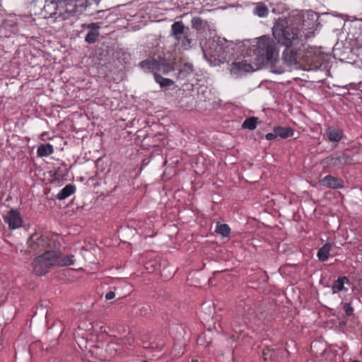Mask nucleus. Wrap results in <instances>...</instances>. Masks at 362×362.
<instances>
[{
	"label": "nucleus",
	"mask_w": 362,
	"mask_h": 362,
	"mask_svg": "<svg viewBox=\"0 0 362 362\" xmlns=\"http://www.w3.org/2000/svg\"><path fill=\"white\" fill-rule=\"evenodd\" d=\"M153 76L156 83H158L162 88L169 87L174 84V81L173 80L164 78L156 72L154 73Z\"/></svg>",
	"instance_id": "obj_25"
},
{
	"label": "nucleus",
	"mask_w": 362,
	"mask_h": 362,
	"mask_svg": "<svg viewBox=\"0 0 362 362\" xmlns=\"http://www.w3.org/2000/svg\"><path fill=\"white\" fill-rule=\"evenodd\" d=\"M157 58H148L145 60L141 61L139 63V66L141 69L147 70H156Z\"/></svg>",
	"instance_id": "obj_23"
},
{
	"label": "nucleus",
	"mask_w": 362,
	"mask_h": 362,
	"mask_svg": "<svg viewBox=\"0 0 362 362\" xmlns=\"http://www.w3.org/2000/svg\"><path fill=\"white\" fill-rule=\"evenodd\" d=\"M141 340H142V346L144 349H151L150 338L148 339L147 337H145L142 338Z\"/></svg>",
	"instance_id": "obj_35"
},
{
	"label": "nucleus",
	"mask_w": 362,
	"mask_h": 362,
	"mask_svg": "<svg viewBox=\"0 0 362 362\" xmlns=\"http://www.w3.org/2000/svg\"><path fill=\"white\" fill-rule=\"evenodd\" d=\"M254 47L255 61L260 69L265 64L274 65L277 62L279 51L276 42L270 37L264 35L259 37Z\"/></svg>",
	"instance_id": "obj_3"
},
{
	"label": "nucleus",
	"mask_w": 362,
	"mask_h": 362,
	"mask_svg": "<svg viewBox=\"0 0 362 362\" xmlns=\"http://www.w3.org/2000/svg\"><path fill=\"white\" fill-rule=\"evenodd\" d=\"M331 243H326L321 248L318 250L317 257L321 262H325L329 257V252L332 249Z\"/></svg>",
	"instance_id": "obj_19"
},
{
	"label": "nucleus",
	"mask_w": 362,
	"mask_h": 362,
	"mask_svg": "<svg viewBox=\"0 0 362 362\" xmlns=\"http://www.w3.org/2000/svg\"><path fill=\"white\" fill-rule=\"evenodd\" d=\"M343 310L347 316H351L354 313V308L349 303H343Z\"/></svg>",
	"instance_id": "obj_34"
},
{
	"label": "nucleus",
	"mask_w": 362,
	"mask_h": 362,
	"mask_svg": "<svg viewBox=\"0 0 362 362\" xmlns=\"http://www.w3.org/2000/svg\"><path fill=\"white\" fill-rule=\"evenodd\" d=\"M351 362H361V361L355 360V361H351Z\"/></svg>",
	"instance_id": "obj_40"
},
{
	"label": "nucleus",
	"mask_w": 362,
	"mask_h": 362,
	"mask_svg": "<svg viewBox=\"0 0 362 362\" xmlns=\"http://www.w3.org/2000/svg\"><path fill=\"white\" fill-rule=\"evenodd\" d=\"M326 134L329 141L339 142L342 139L344 133L341 129L329 126L327 128Z\"/></svg>",
	"instance_id": "obj_12"
},
{
	"label": "nucleus",
	"mask_w": 362,
	"mask_h": 362,
	"mask_svg": "<svg viewBox=\"0 0 362 362\" xmlns=\"http://www.w3.org/2000/svg\"><path fill=\"white\" fill-rule=\"evenodd\" d=\"M320 184L332 189H341L344 187V182L341 178L330 175L325 176L320 181Z\"/></svg>",
	"instance_id": "obj_11"
},
{
	"label": "nucleus",
	"mask_w": 362,
	"mask_h": 362,
	"mask_svg": "<svg viewBox=\"0 0 362 362\" xmlns=\"http://www.w3.org/2000/svg\"><path fill=\"white\" fill-rule=\"evenodd\" d=\"M194 71L193 65L190 63L184 64L179 69L177 78L183 80Z\"/></svg>",
	"instance_id": "obj_16"
},
{
	"label": "nucleus",
	"mask_w": 362,
	"mask_h": 362,
	"mask_svg": "<svg viewBox=\"0 0 362 362\" xmlns=\"http://www.w3.org/2000/svg\"><path fill=\"white\" fill-rule=\"evenodd\" d=\"M274 351L275 349H270L269 347L264 348L262 350V358L265 361L268 360L272 361V358L274 356Z\"/></svg>",
	"instance_id": "obj_32"
},
{
	"label": "nucleus",
	"mask_w": 362,
	"mask_h": 362,
	"mask_svg": "<svg viewBox=\"0 0 362 362\" xmlns=\"http://www.w3.org/2000/svg\"><path fill=\"white\" fill-rule=\"evenodd\" d=\"M258 117H250L249 118H247L242 124L243 129H247L249 130H254L256 127L258 122Z\"/></svg>",
	"instance_id": "obj_28"
},
{
	"label": "nucleus",
	"mask_w": 362,
	"mask_h": 362,
	"mask_svg": "<svg viewBox=\"0 0 362 362\" xmlns=\"http://www.w3.org/2000/svg\"><path fill=\"white\" fill-rule=\"evenodd\" d=\"M76 187L71 184L66 185L57 195V199L63 200L74 193Z\"/></svg>",
	"instance_id": "obj_20"
},
{
	"label": "nucleus",
	"mask_w": 362,
	"mask_h": 362,
	"mask_svg": "<svg viewBox=\"0 0 362 362\" xmlns=\"http://www.w3.org/2000/svg\"><path fill=\"white\" fill-rule=\"evenodd\" d=\"M307 62L303 65V69L305 71L317 70L322 66V62L319 57L306 56Z\"/></svg>",
	"instance_id": "obj_13"
},
{
	"label": "nucleus",
	"mask_w": 362,
	"mask_h": 362,
	"mask_svg": "<svg viewBox=\"0 0 362 362\" xmlns=\"http://www.w3.org/2000/svg\"><path fill=\"white\" fill-rule=\"evenodd\" d=\"M288 354V351L285 349H275L272 361L275 362H286Z\"/></svg>",
	"instance_id": "obj_21"
},
{
	"label": "nucleus",
	"mask_w": 362,
	"mask_h": 362,
	"mask_svg": "<svg viewBox=\"0 0 362 362\" xmlns=\"http://www.w3.org/2000/svg\"><path fill=\"white\" fill-rule=\"evenodd\" d=\"M4 221L8 225L11 230L20 228L23 224V219L17 209H11L4 216Z\"/></svg>",
	"instance_id": "obj_8"
},
{
	"label": "nucleus",
	"mask_w": 362,
	"mask_h": 362,
	"mask_svg": "<svg viewBox=\"0 0 362 362\" xmlns=\"http://www.w3.org/2000/svg\"><path fill=\"white\" fill-rule=\"evenodd\" d=\"M101 22L83 23L81 25V28L83 29H88L89 31H99L101 28Z\"/></svg>",
	"instance_id": "obj_31"
},
{
	"label": "nucleus",
	"mask_w": 362,
	"mask_h": 362,
	"mask_svg": "<svg viewBox=\"0 0 362 362\" xmlns=\"http://www.w3.org/2000/svg\"><path fill=\"white\" fill-rule=\"evenodd\" d=\"M115 297V293L114 291H109L105 295L106 300H111Z\"/></svg>",
	"instance_id": "obj_37"
},
{
	"label": "nucleus",
	"mask_w": 362,
	"mask_h": 362,
	"mask_svg": "<svg viewBox=\"0 0 362 362\" xmlns=\"http://www.w3.org/2000/svg\"><path fill=\"white\" fill-rule=\"evenodd\" d=\"M344 284H350V281L346 276L339 277L333 284L332 286V293H337L339 291H347V288L344 287Z\"/></svg>",
	"instance_id": "obj_15"
},
{
	"label": "nucleus",
	"mask_w": 362,
	"mask_h": 362,
	"mask_svg": "<svg viewBox=\"0 0 362 362\" xmlns=\"http://www.w3.org/2000/svg\"><path fill=\"white\" fill-rule=\"evenodd\" d=\"M317 14L314 12H309L306 15V18L303 17L302 25L303 27H313L315 24V18H317Z\"/></svg>",
	"instance_id": "obj_27"
},
{
	"label": "nucleus",
	"mask_w": 362,
	"mask_h": 362,
	"mask_svg": "<svg viewBox=\"0 0 362 362\" xmlns=\"http://www.w3.org/2000/svg\"><path fill=\"white\" fill-rule=\"evenodd\" d=\"M351 157L347 153H343L341 154L333 153L324 158L321 163L328 168H341L345 165L351 164Z\"/></svg>",
	"instance_id": "obj_6"
},
{
	"label": "nucleus",
	"mask_w": 362,
	"mask_h": 362,
	"mask_svg": "<svg viewBox=\"0 0 362 362\" xmlns=\"http://www.w3.org/2000/svg\"><path fill=\"white\" fill-rule=\"evenodd\" d=\"M277 136V135L276 134V133L274 132V133H268L266 134L265 136V138L267 140H274V139H276Z\"/></svg>",
	"instance_id": "obj_36"
},
{
	"label": "nucleus",
	"mask_w": 362,
	"mask_h": 362,
	"mask_svg": "<svg viewBox=\"0 0 362 362\" xmlns=\"http://www.w3.org/2000/svg\"><path fill=\"white\" fill-rule=\"evenodd\" d=\"M259 69L260 67L255 61L250 63L245 59L240 62H233L230 64V71L232 74L240 76L245 74L252 72Z\"/></svg>",
	"instance_id": "obj_7"
},
{
	"label": "nucleus",
	"mask_w": 362,
	"mask_h": 362,
	"mask_svg": "<svg viewBox=\"0 0 362 362\" xmlns=\"http://www.w3.org/2000/svg\"><path fill=\"white\" fill-rule=\"evenodd\" d=\"M274 132L276 134L282 139H286L293 136V129L291 127H286L282 126H277L274 128Z\"/></svg>",
	"instance_id": "obj_18"
},
{
	"label": "nucleus",
	"mask_w": 362,
	"mask_h": 362,
	"mask_svg": "<svg viewBox=\"0 0 362 362\" xmlns=\"http://www.w3.org/2000/svg\"><path fill=\"white\" fill-rule=\"evenodd\" d=\"M192 362H198V361H194V360H192Z\"/></svg>",
	"instance_id": "obj_41"
},
{
	"label": "nucleus",
	"mask_w": 362,
	"mask_h": 362,
	"mask_svg": "<svg viewBox=\"0 0 362 362\" xmlns=\"http://www.w3.org/2000/svg\"><path fill=\"white\" fill-rule=\"evenodd\" d=\"M272 35L279 44L286 47L282 54L284 62L288 66L296 64L299 54L293 46L299 42V29L290 25L286 18H279L272 28Z\"/></svg>",
	"instance_id": "obj_1"
},
{
	"label": "nucleus",
	"mask_w": 362,
	"mask_h": 362,
	"mask_svg": "<svg viewBox=\"0 0 362 362\" xmlns=\"http://www.w3.org/2000/svg\"><path fill=\"white\" fill-rule=\"evenodd\" d=\"M99 36V31H89L85 37V41L88 44H93L98 40Z\"/></svg>",
	"instance_id": "obj_30"
},
{
	"label": "nucleus",
	"mask_w": 362,
	"mask_h": 362,
	"mask_svg": "<svg viewBox=\"0 0 362 362\" xmlns=\"http://www.w3.org/2000/svg\"><path fill=\"white\" fill-rule=\"evenodd\" d=\"M170 36L184 49H189L192 47V36L191 29L185 26L182 21H175L172 24Z\"/></svg>",
	"instance_id": "obj_5"
},
{
	"label": "nucleus",
	"mask_w": 362,
	"mask_h": 362,
	"mask_svg": "<svg viewBox=\"0 0 362 362\" xmlns=\"http://www.w3.org/2000/svg\"><path fill=\"white\" fill-rule=\"evenodd\" d=\"M175 63L170 59L158 56L156 63V71H161L164 74H168L170 71H173Z\"/></svg>",
	"instance_id": "obj_10"
},
{
	"label": "nucleus",
	"mask_w": 362,
	"mask_h": 362,
	"mask_svg": "<svg viewBox=\"0 0 362 362\" xmlns=\"http://www.w3.org/2000/svg\"><path fill=\"white\" fill-rule=\"evenodd\" d=\"M191 23L192 28L199 32L204 30L207 26V22L199 16L194 17L191 21Z\"/></svg>",
	"instance_id": "obj_22"
},
{
	"label": "nucleus",
	"mask_w": 362,
	"mask_h": 362,
	"mask_svg": "<svg viewBox=\"0 0 362 362\" xmlns=\"http://www.w3.org/2000/svg\"><path fill=\"white\" fill-rule=\"evenodd\" d=\"M151 350L161 351L164 346L165 341L162 336L154 335L150 337Z\"/></svg>",
	"instance_id": "obj_17"
},
{
	"label": "nucleus",
	"mask_w": 362,
	"mask_h": 362,
	"mask_svg": "<svg viewBox=\"0 0 362 362\" xmlns=\"http://www.w3.org/2000/svg\"><path fill=\"white\" fill-rule=\"evenodd\" d=\"M215 232L223 237H228L230 233V228L226 223H218Z\"/></svg>",
	"instance_id": "obj_29"
},
{
	"label": "nucleus",
	"mask_w": 362,
	"mask_h": 362,
	"mask_svg": "<svg viewBox=\"0 0 362 362\" xmlns=\"http://www.w3.org/2000/svg\"><path fill=\"white\" fill-rule=\"evenodd\" d=\"M272 71L274 74H281L284 72V70L282 68H276L272 69Z\"/></svg>",
	"instance_id": "obj_38"
},
{
	"label": "nucleus",
	"mask_w": 362,
	"mask_h": 362,
	"mask_svg": "<svg viewBox=\"0 0 362 362\" xmlns=\"http://www.w3.org/2000/svg\"><path fill=\"white\" fill-rule=\"evenodd\" d=\"M204 57L209 62H226L231 55L230 45L224 38L208 39L202 47Z\"/></svg>",
	"instance_id": "obj_4"
},
{
	"label": "nucleus",
	"mask_w": 362,
	"mask_h": 362,
	"mask_svg": "<svg viewBox=\"0 0 362 362\" xmlns=\"http://www.w3.org/2000/svg\"><path fill=\"white\" fill-rule=\"evenodd\" d=\"M73 264L72 256L62 255L59 251L50 250L37 257L33 262V267L35 274L42 276L53 267H66Z\"/></svg>",
	"instance_id": "obj_2"
},
{
	"label": "nucleus",
	"mask_w": 362,
	"mask_h": 362,
	"mask_svg": "<svg viewBox=\"0 0 362 362\" xmlns=\"http://www.w3.org/2000/svg\"><path fill=\"white\" fill-rule=\"evenodd\" d=\"M143 310H145V311H147V310H148V309H147V308H143L141 310V311H142Z\"/></svg>",
	"instance_id": "obj_39"
},
{
	"label": "nucleus",
	"mask_w": 362,
	"mask_h": 362,
	"mask_svg": "<svg viewBox=\"0 0 362 362\" xmlns=\"http://www.w3.org/2000/svg\"><path fill=\"white\" fill-rule=\"evenodd\" d=\"M64 2L65 3L64 11L60 12L59 16L65 20L75 16L77 11V6L76 4L69 3V1Z\"/></svg>",
	"instance_id": "obj_14"
},
{
	"label": "nucleus",
	"mask_w": 362,
	"mask_h": 362,
	"mask_svg": "<svg viewBox=\"0 0 362 362\" xmlns=\"http://www.w3.org/2000/svg\"><path fill=\"white\" fill-rule=\"evenodd\" d=\"M254 13L259 17H266L269 13V9L264 3L259 2L255 4Z\"/></svg>",
	"instance_id": "obj_26"
},
{
	"label": "nucleus",
	"mask_w": 362,
	"mask_h": 362,
	"mask_svg": "<svg viewBox=\"0 0 362 362\" xmlns=\"http://www.w3.org/2000/svg\"><path fill=\"white\" fill-rule=\"evenodd\" d=\"M118 346H119V345H117L115 343H113V342L108 343L107 344L106 351L109 353V354L111 356H113L117 354V350H118V349H117Z\"/></svg>",
	"instance_id": "obj_33"
},
{
	"label": "nucleus",
	"mask_w": 362,
	"mask_h": 362,
	"mask_svg": "<svg viewBox=\"0 0 362 362\" xmlns=\"http://www.w3.org/2000/svg\"><path fill=\"white\" fill-rule=\"evenodd\" d=\"M54 152V148L50 144H41L37 148V155L40 157L48 156Z\"/></svg>",
	"instance_id": "obj_24"
},
{
	"label": "nucleus",
	"mask_w": 362,
	"mask_h": 362,
	"mask_svg": "<svg viewBox=\"0 0 362 362\" xmlns=\"http://www.w3.org/2000/svg\"><path fill=\"white\" fill-rule=\"evenodd\" d=\"M47 238L46 237L40 236L37 237L35 234H33L28 240V247L33 251L41 252L44 250L47 243Z\"/></svg>",
	"instance_id": "obj_9"
}]
</instances>
